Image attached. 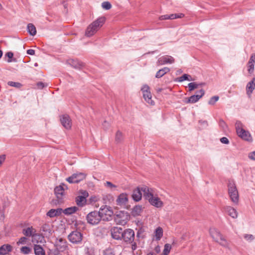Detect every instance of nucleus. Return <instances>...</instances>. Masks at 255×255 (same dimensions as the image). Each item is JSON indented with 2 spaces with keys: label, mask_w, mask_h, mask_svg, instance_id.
I'll return each mask as SVG.
<instances>
[{
  "label": "nucleus",
  "mask_w": 255,
  "mask_h": 255,
  "mask_svg": "<svg viewBox=\"0 0 255 255\" xmlns=\"http://www.w3.org/2000/svg\"><path fill=\"white\" fill-rule=\"evenodd\" d=\"M145 187H147L144 185L141 187H138L133 191L132 197L134 201L137 202L140 200L142 194L146 199V193L144 191V188Z\"/></svg>",
  "instance_id": "11"
},
{
  "label": "nucleus",
  "mask_w": 255,
  "mask_h": 255,
  "mask_svg": "<svg viewBox=\"0 0 255 255\" xmlns=\"http://www.w3.org/2000/svg\"><path fill=\"white\" fill-rule=\"evenodd\" d=\"M176 14V18H182L184 16V14L183 13H175Z\"/></svg>",
  "instance_id": "60"
},
{
  "label": "nucleus",
  "mask_w": 255,
  "mask_h": 255,
  "mask_svg": "<svg viewBox=\"0 0 255 255\" xmlns=\"http://www.w3.org/2000/svg\"><path fill=\"white\" fill-rule=\"evenodd\" d=\"M7 84L11 87H14L16 88H20L22 86L21 84L18 82H15L13 81H9L8 82Z\"/></svg>",
  "instance_id": "43"
},
{
  "label": "nucleus",
  "mask_w": 255,
  "mask_h": 255,
  "mask_svg": "<svg viewBox=\"0 0 255 255\" xmlns=\"http://www.w3.org/2000/svg\"><path fill=\"white\" fill-rule=\"evenodd\" d=\"M12 247L8 244H5L0 247V255H5L12 251Z\"/></svg>",
  "instance_id": "24"
},
{
  "label": "nucleus",
  "mask_w": 255,
  "mask_h": 255,
  "mask_svg": "<svg viewBox=\"0 0 255 255\" xmlns=\"http://www.w3.org/2000/svg\"><path fill=\"white\" fill-rule=\"evenodd\" d=\"M249 157L250 159L255 160V151L250 153L249 155Z\"/></svg>",
  "instance_id": "57"
},
{
  "label": "nucleus",
  "mask_w": 255,
  "mask_h": 255,
  "mask_svg": "<svg viewBox=\"0 0 255 255\" xmlns=\"http://www.w3.org/2000/svg\"><path fill=\"white\" fill-rule=\"evenodd\" d=\"M41 231L44 232L45 236H50L52 235L53 232L51 225L47 224L42 225Z\"/></svg>",
  "instance_id": "28"
},
{
  "label": "nucleus",
  "mask_w": 255,
  "mask_h": 255,
  "mask_svg": "<svg viewBox=\"0 0 255 255\" xmlns=\"http://www.w3.org/2000/svg\"><path fill=\"white\" fill-rule=\"evenodd\" d=\"M123 133L119 130H118L115 136V140L117 143H120L123 140Z\"/></svg>",
  "instance_id": "38"
},
{
  "label": "nucleus",
  "mask_w": 255,
  "mask_h": 255,
  "mask_svg": "<svg viewBox=\"0 0 255 255\" xmlns=\"http://www.w3.org/2000/svg\"><path fill=\"white\" fill-rule=\"evenodd\" d=\"M224 209L228 215L231 216L232 218L236 219L238 218V212L234 208L231 206H225Z\"/></svg>",
  "instance_id": "20"
},
{
  "label": "nucleus",
  "mask_w": 255,
  "mask_h": 255,
  "mask_svg": "<svg viewBox=\"0 0 255 255\" xmlns=\"http://www.w3.org/2000/svg\"><path fill=\"white\" fill-rule=\"evenodd\" d=\"M27 53L29 55H33L35 54V51L33 49H28L27 50Z\"/></svg>",
  "instance_id": "59"
},
{
  "label": "nucleus",
  "mask_w": 255,
  "mask_h": 255,
  "mask_svg": "<svg viewBox=\"0 0 255 255\" xmlns=\"http://www.w3.org/2000/svg\"><path fill=\"white\" fill-rule=\"evenodd\" d=\"M102 7L105 9L109 10L112 7V5L108 1H104L102 3Z\"/></svg>",
  "instance_id": "44"
},
{
  "label": "nucleus",
  "mask_w": 255,
  "mask_h": 255,
  "mask_svg": "<svg viewBox=\"0 0 255 255\" xmlns=\"http://www.w3.org/2000/svg\"><path fill=\"white\" fill-rule=\"evenodd\" d=\"M255 63V54L253 53L250 58V60L248 63V72L252 74L253 73L254 71V67Z\"/></svg>",
  "instance_id": "22"
},
{
  "label": "nucleus",
  "mask_w": 255,
  "mask_h": 255,
  "mask_svg": "<svg viewBox=\"0 0 255 255\" xmlns=\"http://www.w3.org/2000/svg\"><path fill=\"white\" fill-rule=\"evenodd\" d=\"M105 185L109 188H111V189H112L113 188H116L117 186L116 185L113 184L112 183H111V182H109V181H107L105 183Z\"/></svg>",
  "instance_id": "51"
},
{
  "label": "nucleus",
  "mask_w": 255,
  "mask_h": 255,
  "mask_svg": "<svg viewBox=\"0 0 255 255\" xmlns=\"http://www.w3.org/2000/svg\"><path fill=\"white\" fill-rule=\"evenodd\" d=\"M76 202L79 206H83L86 203V198L82 196H79L76 198Z\"/></svg>",
  "instance_id": "37"
},
{
  "label": "nucleus",
  "mask_w": 255,
  "mask_h": 255,
  "mask_svg": "<svg viewBox=\"0 0 255 255\" xmlns=\"http://www.w3.org/2000/svg\"><path fill=\"white\" fill-rule=\"evenodd\" d=\"M128 244L132 243L134 240V232L133 230L128 229L124 231L122 240Z\"/></svg>",
  "instance_id": "10"
},
{
  "label": "nucleus",
  "mask_w": 255,
  "mask_h": 255,
  "mask_svg": "<svg viewBox=\"0 0 255 255\" xmlns=\"http://www.w3.org/2000/svg\"><path fill=\"white\" fill-rule=\"evenodd\" d=\"M144 191L146 193V199L148 201L149 203L157 208H162L163 206V203L160 199L153 194L154 190L152 188L149 187H145Z\"/></svg>",
  "instance_id": "1"
},
{
  "label": "nucleus",
  "mask_w": 255,
  "mask_h": 255,
  "mask_svg": "<svg viewBox=\"0 0 255 255\" xmlns=\"http://www.w3.org/2000/svg\"><path fill=\"white\" fill-rule=\"evenodd\" d=\"M175 61L174 58L171 56L165 55L159 57L157 61L158 65H162L167 64H172Z\"/></svg>",
  "instance_id": "17"
},
{
  "label": "nucleus",
  "mask_w": 255,
  "mask_h": 255,
  "mask_svg": "<svg viewBox=\"0 0 255 255\" xmlns=\"http://www.w3.org/2000/svg\"><path fill=\"white\" fill-rule=\"evenodd\" d=\"M5 159V155L4 154L0 155V166L2 164V163L4 161Z\"/></svg>",
  "instance_id": "56"
},
{
  "label": "nucleus",
  "mask_w": 255,
  "mask_h": 255,
  "mask_svg": "<svg viewBox=\"0 0 255 255\" xmlns=\"http://www.w3.org/2000/svg\"><path fill=\"white\" fill-rule=\"evenodd\" d=\"M155 237L156 240L158 241L160 240L163 236V230L161 227H158L156 229L155 232Z\"/></svg>",
  "instance_id": "36"
},
{
  "label": "nucleus",
  "mask_w": 255,
  "mask_h": 255,
  "mask_svg": "<svg viewBox=\"0 0 255 255\" xmlns=\"http://www.w3.org/2000/svg\"><path fill=\"white\" fill-rule=\"evenodd\" d=\"M33 250L35 255H45V250L40 245L34 244Z\"/></svg>",
  "instance_id": "27"
},
{
  "label": "nucleus",
  "mask_w": 255,
  "mask_h": 255,
  "mask_svg": "<svg viewBox=\"0 0 255 255\" xmlns=\"http://www.w3.org/2000/svg\"><path fill=\"white\" fill-rule=\"evenodd\" d=\"M62 213V209L61 208H57L56 209H52L47 213V216L50 218H53L58 216Z\"/></svg>",
  "instance_id": "25"
},
{
  "label": "nucleus",
  "mask_w": 255,
  "mask_h": 255,
  "mask_svg": "<svg viewBox=\"0 0 255 255\" xmlns=\"http://www.w3.org/2000/svg\"><path fill=\"white\" fill-rule=\"evenodd\" d=\"M27 30L30 35L34 36L36 34L35 26L32 23H29L27 26Z\"/></svg>",
  "instance_id": "35"
},
{
  "label": "nucleus",
  "mask_w": 255,
  "mask_h": 255,
  "mask_svg": "<svg viewBox=\"0 0 255 255\" xmlns=\"http://www.w3.org/2000/svg\"><path fill=\"white\" fill-rule=\"evenodd\" d=\"M68 62L70 65L76 69H79L83 66L82 62L76 59H70L68 61Z\"/></svg>",
  "instance_id": "29"
},
{
  "label": "nucleus",
  "mask_w": 255,
  "mask_h": 255,
  "mask_svg": "<svg viewBox=\"0 0 255 255\" xmlns=\"http://www.w3.org/2000/svg\"><path fill=\"white\" fill-rule=\"evenodd\" d=\"M27 241V239L25 237H22L20 238L18 241L17 242V244L18 245L21 244V245H25L26 244Z\"/></svg>",
  "instance_id": "46"
},
{
  "label": "nucleus",
  "mask_w": 255,
  "mask_h": 255,
  "mask_svg": "<svg viewBox=\"0 0 255 255\" xmlns=\"http://www.w3.org/2000/svg\"><path fill=\"white\" fill-rule=\"evenodd\" d=\"M102 220L109 221L112 219V216L113 214V211L111 208L108 206H102L99 211Z\"/></svg>",
  "instance_id": "7"
},
{
  "label": "nucleus",
  "mask_w": 255,
  "mask_h": 255,
  "mask_svg": "<svg viewBox=\"0 0 255 255\" xmlns=\"http://www.w3.org/2000/svg\"><path fill=\"white\" fill-rule=\"evenodd\" d=\"M171 249V246L169 244L164 245V250L161 255H168Z\"/></svg>",
  "instance_id": "39"
},
{
  "label": "nucleus",
  "mask_w": 255,
  "mask_h": 255,
  "mask_svg": "<svg viewBox=\"0 0 255 255\" xmlns=\"http://www.w3.org/2000/svg\"><path fill=\"white\" fill-rule=\"evenodd\" d=\"M86 219L88 223L92 225H97L102 220L99 211H93L89 213L87 215Z\"/></svg>",
  "instance_id": "8"
},
{
  "label": "nucleus",
  "mask_w": 255,
  "mask_h": 255,
  "mask_svg": "<svg viewBox=\"0 0 255 255\" xmlns=\"http://www.w3.org/2000/svg\"><path fill=\"white\" fill-rule=\"evenodd\" d=\"M103 127L105 130H107L110 127V124L107 122L106 121H105L102 124Z\"/></svg>",
  "instance_id": "54"
},
{
  "label": "nucleus",
  "mask_w": 255,
  "mask_h": 255,
  "mask_svg": "<svg viewBox=\"0 0 255 255\" xmlns=\"http://www.w3.org/2000/svg\"><path fill=\"white\" fill-rule=\"evenodd\" d=\"M210 236L213 239L220 245L224 247H227L229 245L228 241L217 229L211 228L209 231Z\"/></svg>",
  "instance_id": "4"
},
{
  "label": "nucleus",
  "mask_w": 255,
  "mask_h": 255,
  "mask_svg": "<svg viewBox=\"0 0 255 255\" xmlns=\"http://www.w3.org/2000/svg\"><path fill=\"white\" fill-rule=\"evenodd\" d=\"M128 195L126 193L120 194L117 197L116 202V205L121 207L125 208L128 203Z\"/></svg>",
  "instance_id": "14"
},
{
  "label": "nucleus",
  "mask_w": 255,
  "mask_h": 255,
  "mask_svg": "<svg viewBox=\"0 0 255 255\" xmlns=\"http://www.w3.org/2000/svg\"><path fill=\"white\" fill-rule=\"evenodd\" d=\"M6 56H7L8 57V59L7 60V62H11L12 61H14V62H15L16 61V59H14L13 60H11V59L13 57V54L12 52H8L7 53H6Z\"/></svg>",
  "instance_id": "47"
},
{
  "label": "nucleus",
  "mask_w": 255,
  "mask_h": 255,
  "mask_svg": "<svg viewBox=\"0 0 255 255\" xmlns=\"http://www.w3.org/2000/svg\"><path fill=\"white\" fill-rule=\"evenodd\" d=\"M63 185H59L57 186L54 189L55 194L59 202H61L63 199V197L64 195V189Z\"/></svg>",
  "instance_id": "18"
},
{
  "label": "nucleus",
  "mask_w": 255,
  "mask_h": 255,
  "mask_svg": "<svg viewBox=\"0 0 255 255\" xmlns=\"http://www.w3.org/2000/svg\"><path fill=\"white\" fill-rule=\"evenodd\" d=\"M198 84L199 85V87L203 86L205 85V83H198Z\"/></svg>",
  "instance_id": "63"
},
{
  "label": "nucleus",
  "mask_w": 255,
  "mask_h": 255,
  "mask_svg": "<svg viewBox=\"0 0 255 255\" xmlns=\"http://www.w3.org/2000/svg\"><path fill=\"white\" fill-rule=\"evenodd\" d=\"M199 93H200V94H197L192 95L191 97H190L187 101L186 102L187 103H195L197 102L205 94V92L203 90L201 89L200 91H199Z\"/></svg>",
  "instance_id": "21"
},
{
  "label": "nucleus",
  "mask_w": 255,
  "mask_h": 255,
  "mask_svg": "<svg viewBox=\"0 0 255 255\" xmlns=\"http://www.w3.org/2000/svg\"><path fill=\"white\" fill-rule=\"evenodd\" d=\"M188 87L189 91H192L195 89L199 87V85L197 83L192 82L188 84Z\"/></svg>",
  "instance_id": "40"
},
{
  "label": "nucleus",
  "mask_w": 255,
  "mask_h": 255,
  "mask_svg": "<svg viewBox=\"0 0 255 255\" xmlns=\"http://www.w3.org/2000/svg\"><path fill=\"white\" fill-rule=\"evenodd\" d=\"M162 88H158V89H156V91L158 93L161 92L162 91Z\"/></svg>",
  "instance_id": "64"
},
{
  "label": "nucleus",
  "mask_w": 255,
  "mask_h": 255,
  "mask_svg": "<svg viewBox=\"0 0 255 255\" xmlns=\"http://www.w3.org/2000/svg\"><path fill=\"white\" fill-rule=\"evenodd\" d=\"M219 97L217 96H215L210 98L208 101V104L211 105H213L216 102L218 101Z\"/></svg>",
  "instance_id": "42"
},
{
  "label": "nucleus",
  "mask_w": 255,
  "mask_h": 255,
  "mask_svg": "<svg viewBox=\"0 0 255 255\" xmlns=\"http://www.w3.org/2000/svg\"><path fill=\"white\" fill-rule=\"evenodd\" d=\"M169 19H176V14H171L169 15Z\"/></svg>",
  "instance_id": "62"
},
{
  "label": "nucleus",
  "mask_w": 255,
  "mask_h": 255,
  "mask_svg": "<svg viewBox=\"0 0 255 255\" xmlns=\"http://www.w3.org/2000/svg\"><path fill=\"white\" fill-rule=\"evenodd\" d=\"M61 123L62 126L66 129H70L71 127V120L69 116L67 115H63L61 119Z\"/></svg>",
  "instance_id": "19"
},
{
  "label": "nucleus",
  "mask_w": 255,
  "mask_h": 255,
  "mask_svg": "<svg viewBox=\"0 0 255 255\" xmlns=\"http://www.w3.org/2000/svg\"><path fill=\"white\" fill-rule=\"evenodd\" d=\"M235 128L238 135L241 138L247 141H252V138L250 132L244 129V125L240 121H237Z\"/></svg>",
  "instance_id": "5"
},
{
  "label": "nucleus",
  "mask_w": 255,
  "mask_h": 255,
  "mask_svg": "<svg viewBox=\"0 0 255 255\" xmlns=\"http://www.w3.org/2000/svg\"><path fill=\"white\" fill-rule=\"evenodd\" d=\"M142 211V206L140 205H136L132 208L131 213L133 216L135 217L140 215Z\"/></svg>",
  "instance_id": "31"
},
{
  "label": "nucleus",
  "mask_w": 255,
  "mask_h": 255,
  "mask_svg": "<svg viewBox=\"0 0 255 255\" xmlns=\"http://www.w3.org/2000/svg\"><path fill=\"white\" fill-rule=\"evenodd\" d=\"M142 91L143 97L146 103L150 105H153L154 104V101L152 99V95L150 91V88L147 85H144L141 89Z\"/></svg>",
  "instance_id": "9"
},
{
  "label": "nucleus",
  "mask_w": 255,
  "mask_h": 255,
  "mask_svg": "<svg viewBox=\"0 0 255 255\" xmlns=\"http://www.w3.org/2000/svg\"><path fill=\"white\" fill-rule=\"evenodd\" d=\"M104 16L99 17L87 27L85 34L88 37L93 35L101 27L105 22Z\"/></svg>",
  "instance_id": "2"
},
{
  "label": "nucleus",
  "mask_w": 255,
  "mask_h": 255,
  "mask_svg": "<svg viewBox=\"0 0 255 255\" xmlns=\"http://www.w3.org/2000/svg\"><path fill=\"white\" fill-rule=\"evenodd\" d=\"M60 251L56 249L49 250L48 255H60Z\"/></svg>",
  "instance_id": "45"
},
{
  "label": "nucleus",
  "mask_w": 255,
  "mask_h": 255,
  "mask_svg": "<svg viewBox=\"0 0 255 255\" xmlns=\"http://www.w3.org/2000/svg\"><path fill=\"white\" fill-rule=\"evenodd\" d=\"M159 19L160 20L169 19V15L165 14V15H161L159 17Z\"/></svg>",
  "instance_id": "58"
},
{
  "label": "nucleus",
  "mask_w": 255,
  "mask_h": 255,
  "mask_svg": "<svg viewBox=\"0 0 255 255\" xmlns=\"http://www.w3.org/2000/svg\"><path fill=\"white\" fill-rule=\"evenodd\" d=\"M111 235L113 239L117 240H122L123 229L121 227H114L112 228Z\"/></svg>",
  "instance_id": "16"
},
{
  "label": "nucleus",
  "mask_w": 255,
  "mask_h": 255,
  "mask_svg": "<svg viewBox=\"0 0 255 255\" xmlns=\"http://www.w3.org/2000/svg\"><path fill=\"white\" fill-rule=\"evenodd\" d=\"M31 251V249L28 247L24 246L20 248V252L24 254H28Z\"/></svg>",
  "instance_id": "41"
},
{
  "label": "nucleus",
  "mask_w": 255,
  "mask_h": 255,
  "mask_svg": "<svg viewBox=\"0 0 255 255\" xmlns=\"http://www.w3.org/2000/svg\"><path fill=\"white\" fill-rule=\"evenodd\" d=\"M36 230L32 227H27L22 230V234L26 237H31L33 236Z\"/></svg>",
  "instance_id": "26"
},
{
  "label": "nucleus",
  "mask_w": 255,
  "mask_h": 255,
  "mask_svg": "<svg viewBox=\"0 0 255 255\" xmlns=\"http://www.w3.org/2000/svg\"><path fill=\"white\" fill-rule=\"evenodd\" d=\"M199 123L201 125V126H202V128H205L208 125V122L206 121L201 120V121H199Z\"/></svg>",
  "instance_id": "53"
},
{
  "label": "nucleus",
  "mask_w": 255,
  "mask_h": 255,
  "mask_svg": "<svg viewBox=\"0 0 255 255\" xmlns=\"http://www.w3.org/2000/svg\"><path fill=\"white\" fill-rule=\"evenodd\" d=\"M78 210V208L76 206L67 208L64 210H62V213L66 215H70L75 213Z\"/></svg>",
  "instance_id": "33"
},
{
  "label": "nucleus",
  "mask_w": 255,
  "mask_h": 255,
  "mask_svg": "<svg viewBox=\"0 0 255 255\" xmlns=\"http://www.w3.org/2000/svg\"><path fill=\"white\" fill-rule=\"evenodd\" d=\"M131 249L133 251H134L136 249L137 246L136 244L133 242L132 243H131Z\"/></svg>",
  "instance_id": "61"
},
{
  "label": "nucleus",
  "mask_w": 255,
  "mask_h": 255,
  "mask_svg": "<svg viewBox=\"0 0 255 255\" xmlns=\"http://www.w3.org/2000/svg\"><path fill=\"white\" fill-rule=\"evenodd\" d=\"M255 89V77L250 81L247 85L246 91L247 94L250 96L253 91Z\"/></svg>",
  "instance_id": "23"
},
{
  "label": "nucleus",
  "mask_w": 255,
  "mask_h": 255,
  "mask_svg": "<svg viewBox=\"0 0 255 255\" xmlns=\"http://www.w3.org/2000/svg\"><path fill=\"white\" fill-rule=\"evenodd\" d=\"M37 87L38 89H42L44 87H46L47 86V84H44L42 82H38L36 84Z\"/></svg>",
  "instance_id": "50"
},
{
  "label": "nucleus",
  "mask_w": 255,
  "mask_h": 255,
  "mask_svg": "<svg viewBox=\"0 0 255 255\" xmlns=\"http://www.w3.org/2000/svg\"><path fill=\"white\" fill-rule=\"evenodd\" d=\"M185 80H187L189 81H193L191 76L188 74H184L182 76L177 78L176 79H175V82H182Z\"/></svg>",
  "instance_id": "34"
},
{
  "label": "nucleus",
  "mask_w": 255,
  "mask_h": 255,
  "mask_svg": "<svg viewBox=\"0 0 255 255\" xmlns=\"http://www.w3.org/2000/svg\"><path fill=\"white\" fill-rule=\"evenodd\" d=\"M104 255H115V254L112 249H107L104 251Z\"/></svg>",
  "instance_id": "49"
},
{
  "label": "nucleus",
  "mask_w": 255,
  "mask_h": 255,
  "mask_svg": "<svg viewBox=\"0 0 255 255\" xmlns=\"http://www.w3.org/2000/svg\"><path fill=\"white\" fill-rule=\"evenodd\" d=\"M86 174L83 172H77L73 174L71 176L69 177L66 179L70 183H78L81 181L85 179Z\"/></svg>",
  "instance_id": "12"
},
{
  "label": "nucleus",
  "mask_w": 255,
  "mask_h": 255,
  "mask_svg": "<svg viewBox=\"0 0 255 255\" xmlns=\"http://www.w3.org/2000/svg\"><path fill=\"white\" fill-rule=\"evenodd\" d=\"M228 187V194L231 200L235 205H237L239 203V196L235 182L233 181H229Z\"/></svg>",
  "instance_id": "3"
},
{
  "label": "nucleus",
  "mask_w": 255,
  "mask_h": 255,
  "mask_svg": "<svg viewBox=\"0 0 255 255\" xmlns=\"http://www.w3.org/2000/svg\"><path fill=\"white\" fill-rule=\"evenodd\" d=\"M56 249L60 252H64L67 250L68 245L66 241L61 238L56 239L55 243Z\"/></svg>",
  "instance_id": "15"
},
{
  "label": "nucleus",
  "mask_w": 255,
  "mask_h": 255,
  "mask_svg": "<svg viewBox=\"0 0 255 255\" xmlns=\"http://www.w3.org/2000/svg\"><path fill=\"white\" fill-rule=\"evenodd\" d=\"M129 220L128 214L125 211H117L114 215V221L117 224L125 225Z\"/></svg>",
  "instance_id": "6"
},
{
  "label": "nucleus",
  "mask_w": 255,
  "mask_h": 255,
  "mask_svg": "<svg viewBox=\"0 0 255 255\" xmlns=\"http://www.w3.org/2000/svg\"><path fill=\"white\" fill-rule=\"evenodd\" d=\"M220 141L224 144H228L229 143V141L228 139L226 137H223L220 138Z\"/></svg>",
  "instance_id": "55"
},
{
  "label": "nucleus",
  "mask_w": 255,
  "mask_h": 255,
  "mask_svg": "<svg viewBox=\"0 0 255 255\" xmlns=\"http://www.w3.org/2000/svg\"><path fill=\"white\" fill-rule=\"evenodd\" d=\"M170 71V69L168 67H164L161 69L159 70L156 73L155 77L156 78H160L163 76L165 74Z\"/></svg>",
  "instance_id": "32"
},
{
  "label": "nucleus",
  "mask_w": 255,
  "mask_h": 255,
  "mask_svg": "<svg viewBox=\"0 0 255 255\" xmlns=\"http://www.w3.org/2000/svg\"><path fill=\"white\" fill-rule=\"evenodd\" d=\"M82 235L80 232L75 231L69 235L68 239L73 244H78L82 241Z\"/></svg>",
  "instance_id": "13"
},
{
  "label": "nucleus",
  "mask_w": 255,
  "mask_h": 255,
  "mask_svg": "<svg viewBox=\"0 0 255 255\" xmlns=\"http://www.w3.org/2000/svg\"><path fill=\"white\" fill-rule=\"evenodd\" d=\"M244 238L248 241H252L254 239L253 235L251 234H245Z\"/></svg>",
  "instance_id": "48"
},
{
  "label": "nucleus",
  "mask_w": 255,
  "mask_h": 255,
  "mask_svg": "<svg viewBox=\"0 0 255 255\" xmlns=\"http://www.w3.org/2000/svg\"><path fill=\"white\" fill-rule=\"evenodd\" d=\"M44 240V238L43 236H41L40 235L35 233L33 236L32 238V242L34 244H37L38 243H42L43 242L42 241Z\"/></svg>",
  "instance_id": "30"
},
{
  "label": "nucleus",
  "mask_w": 255,
  "mask_h": 255,
  "mask_svg": "<svg viewBox=\"0 0 255 255\" xmlns=\"http://www.w3.org/2000/svg\"><path fill=\"white\" fill-rule=\"evenodd\" d=\"M219 125L224 130L226 129L227 127L226 124L222 120H220V121H219Z\"/></svg>",
  "instance_id": "52"
}]
</instances>
